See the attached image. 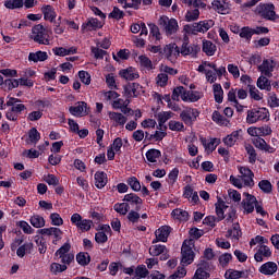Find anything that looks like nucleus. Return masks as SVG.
I'll list each match as a JSON object with an SVG mask.
<instances>
[{
    "instance_id": "obj_1",
    "label": "nucleus",
    "mask_w": 279,
    "mask_h": 279,
    "mask_svg": "<svg viewBox=\"0 0 279 279\" xmlns=\"http://www.w3.org/2000/svg\"><path fill=\"white\" fill-rule=\"evenodd\" d=\"M51 29L37 24L32 28L31 38L38 45H51Z\"/></svg>"
},
{
    "instance_id": "obj_2",
    "label": "nucleus",
    "mask_w": 279,
    "mask_h": 279,
    "mask_svg": "<svg viewBox=\"0 0 279 279\" xmlns=\"http://www.w3.org/2000/svg\"><path fill=\"white\" fill-rule=\"evenodd\" d=\"M193 247H195V242L190 239L185 240L181 247V264L183 267H186L195 260V252H193Z\"/></svg>"
},
{
    "instance_id": "obj_3",
    "label": "nucleus",
    "mask_w": 279,
    "mask_h": 279,
    "mask_svg": "<svg viewBox=\"0 0 279 279\" xmlns=\"http://www.w3.org/2000/svg\"><path fill=\"white\" fill-rule=\"evenodd\" d=\"M265 119H269V110L267 108L259 107L246 111V123L248 125H254V123L265 121Z\"/></svg>"
},
{
    "instance_id": "obj_4",
    "label": "nucleus",
    "mask_w": 279,
    "mask_h": 279,
    "mask_svg": "<svg viewBox=\"0 0 279 279\" xmlns=\"http://www.w3.org/2000/svg\"><path fill=\"white\" fill-rule=\"evenodd\" d=\"M211 27H215V21L213 20H204L201 21L198 23H194L192 25H185L184 26V32L186 34H206V32H208V29H210Z\"/></svg>"
},
{
    "instance_id": "obj_5",
    "label": "nucleus",
    "mask_w": 279,
    "mask_h": 279,
    "mask_svg": "<svg viewBox=\"0 0 279 279\" xmlns=\"http://www.w3.org/2000/svg\"><path fill=\"white\" fill-rule=\"evenodd\" d=\"M255 14H258V16L266 21H276L278 19L276 7L271 3H259L255 9Z\"/></svg>"
},
{
    "instance_id": "obj_6",
    "label": "nucleus",
    "mask_w": 279,
    "mask_h": 279,
    "mask_svg": "<svg viewBox=\"0 0 279 279\" xmlns=\"http://www.w3.org/2000/svg\"><path fill=\"white\" fill-rule=\"evenodd\" d=\"M257 69L262 75H265V77H274V71L279 69V61L274 57L264 59Z\"/></svg>"
},
{
    "instance_id": "obj_7",
    "label": "nucleus",
    "mask_w": 279,
    "mask_h": 279,
    "mask_svg": "<svg viewBox=\"0 0 279 279\" xmlns=\"http://www.w3.org/2000/svg\"><path fill=\"white\" fill-rule=\"evenodd\" d=\"M210 69L215 71L216 63L204 61L201 65H198L197 72L205 73L206 81L209 82V84H215V82H217V72H214Z\"/></svg>"
},
{
    "instance_id": "obj_8",
    "label": "nucleus",
    "mask_w": 279,
    "mask_h": 279,
    "mask_svg": "<svg viewBox=\"0 0 279 279\" xmlns=\"http://www.w3.org/2000/svg\"><path fill=\"white\" fill-rule=\"evenodd\" d=\"M159 25L166 32L167 36H172V34H175L180 28V26L178 25V20L169 19L166 15H162L159 19Z\"/></svg>"
},
{
    "instance_id": "obj_9",
    "label": "nucleus",
    "mask_w": 279,
    "mask_h": 279,
    "mask_svg": "<svg viewBox=\"0 0 279 279\" xmlns=\"http://www.w3.org/2000/svg\"><path fill=\"white\" fill-rule=\"evenodd\" d=\"M56 256L61 259L63 265H69L75 260V255L71 253V243L65 242L57 252Z\"/></svg>"
},
{
    "instance_id": "obj_10",
    "label": "nucleus",
    "mask_w": 279,
    "mask_h": 279,
    "mask_svg": "<svg viewBox=\"0 0 279 279\" xmlns=\"http://www.w3.org/2000/svg\"><path fill=\"white\" fill-rule=\"evenodd\" d=\"M71 223L81 232H89L90 228H93V220L84 219L80 214H73L71 216Z\"/></svg>"
},
{
    "instance_id": "obj_11",
    "label": "nucleus",
    "mask_w": 279,
    "mask_h": 279,
    "mask_svg": "<svg viewBox=\"0 0 279 279\" xmlns=\"http://www.w3.org/2000/svg\"><path fill=\"white\" fill-rule=\"evenodd\" d=\"M243 197L244 198L241 202V206L244 213H246V215L254 213V208H256V204H258V201L255 198L254 195L247 192L243 193Z\"/></svg>"
},
{
    "instance_id": "obj_12",
    "label": "nucleus",
    "mask_w": 279,
    "mask_h": 279,
    "mask_svg": "<svg viewBox=\"0 0 279 279\" xmlns=\"http://www.w3.org/2000/svg\"><path fill=\"white\" fill-rule=\"evenodd\" d=\"M180 117L185 125H191L194 121H197V117H199V111L195 108H185L181 113Z\"/></svg>"
},
{
    "instance_id": "obj_13",
    "label": "nucleus",
    "mask_w": 279,
    "mask_h": 279,
    "mask_svg": "<svg viewBox=\"0 0 279 279\" xmlns=\"http://www.w3.org/2000/svg\"><path fill=\"white\" fill-rule=\"evenodd\" d=\"M143 93V86L138 83H132L124 86L123 95L126 99H132L134 97H138Z\"/></svg>"
},
{
    "instance_id": "obj_14",
    "label": "nucleus",
    "mask_w": 279,
    "mask_h": 279,
    "mask_svg": "<svg viewBox=\"0 0 279 279\" xmlns=\"http://www.w3.org/2000/svg\"><path fill=\"white\" fill-rule=\"evenodd\" d=\"M163 54L170 62H175L180 57V48L175 44L166 45L163 48Z\"/></svg>"
},
{
    "instance_id": "obj_15",
    "label": "nucleus",
    "mask_w": 279,
    "mask_h": 279,
    "mask_svg": "<svg viewBox=\"0 0 279 279\" xmlns=\"http://www.w3.org/2000/svg\"><path fill=\"white\" fill-rule=\"evenodd\" d=\"M203 97H204V93L199 90L184 89V93H183V101L185 104H195L199 101V99H202Z\"/></svg>"
},
{
    "instance_id": "obj_16",
    "label": "nucleus",
    "mask_w": 279,
    "mask_h": 279,
    "mask_svg": "<svg viewBox=\"0 0 279 279\" xmlns=\"http://www.w3.org/2000/svg\"><path fill=\"white\" fill-rule=\"evenodd\" d=\"M69 111L73 117H86L88 105L85 101H78L75 106L70 107Z\"/></svg>"
},
{
    "instance_id": "obj_17",
    "label": "nucleus",
    "mask_w": 279,
    "mask_h": 279,
    "mask_svg": "<svg viewBox=\"0 0 279 279\" xmlns=\"http://www.w3.org/2000/svg\"><path fill=\"white\" fill-rule=\"evenodd\" d=\"M104 27V22L89 17L85 23L82 24V32H94L95 29H101Z\"/></svg>"
},
{
    "instance_id": "obj_18",
    "label": "nucleus",
    "mask_w": 279,
    "mask_h": 279,
    "mask_svg": "<svg viewBox=\"0 0 279 279\" xmlns=\"http://www.w3.org/2000/svg\"><path fill=\"white\" fill-rule=\"evenodd\" d=\"M245 186H254V172L247 167H238Z\"/></svg>"
},
{
    "instance_id": "obj_19",
    "label": "nucleus",
    "mask_w": 279,
    "mask_h": 279,
    "mask_svg": "<svg viewBox=\"0 0 279 279\" xmlns=\"http://www.w3.org/2000/svg\"><path fill=\"white\" fill-rule=\"evenodd\" d=\"M110 232H112V229H110V226L102 225L100 227V230L95 234L96 243H107L108 234H110Z\"/></svg>"
},
{
    "instance_id": "obj_20",
    "label": "nucleus",
    "mask_w": 279,
    "mask_h": 279,
    "mask_svg": "<svg viewBox=\"0 0 279 279\" xmlns=\"http://www.w3.org/2000/svg\"><path fill=\"white\" fill-rule=\"evenodd\" d=\"M120 77L122 80H126L128 82H132L134 80H138V71L135 68H126L119 71Z\"/></svg>"
},
{
    "instance_id": "obj_21",
    "label": "nucleus",
    "mask_w": 279,
    "mask_h": 279,
    "mask_svg": "<svg viewBox=\"0 0 279 279\" xmlns=\"http://www.w3.org/2000/svg\"><path fill=\"white\" fill-rule=\"evenodd\" d=\"M258 271L263 276H274L278 271V264L276 262H266L259 267Z\"/></svg>"
},
{
    "instance_id": "obj_22",
    "label": "nucleus",
    "mask_w": 279,
    "mask_h": 279,
    "mask_svg": "<svg viewBox=\"0 0 279 279\" xmlns=\"http://www.w3.org/2000/svg\"><path fill=\"white\" fill-rule=\"evenodd\" d=\"M243 130L233 131L222 140V143H225L227 147H234L236 142L241 138Z\"/></svg>"
},
{
    "instance_id": "obj_23",
    "label": "nucleus",
    "mask_w": 279,
    "mask_h": 279,
    "mask_svg": "<svg viewBox=\"0 0 279 279\" xmlns=\"http://www.w3.org/2000/svg\"><path fill=\"white\" fill-rule=\"evenodd\" d=\"M169 234H171V228L167 226L160 227L155 231L156 240H154L153 243H158V241L166 243L167 239H169Z\"/></svg>"
},
{
    "instance_id": "obj_24",
    "label": "nucleus",
    "mask_w": 279,
    "mask_h": 279,
    "mask_svg": "<svg viewBox=\"0 0 279 279\" xmlns=\"http://www.w3.org/2000/svg\"><path fill=\"white\" fill-rule=\"evenodd\" d=\"M39 234H43L44 236H53L56 241H60L62 239V230L56 227L40 229Z\"/></svg>"
},
{
    "instance_id": "obj_25",
    "label": "nucleus",
    "mask_w": 279,
    "mask_h": 279,
    "mask_svg": "<svg viewBox=\"0 0 279 279\" xmlns=\"http://www.w3.org/2000/svg\"><path fill=\"white\" fill-rule=\"evenodd\" d=\"M52 53H54V56H60L61 58H64V56H74V53H77V48L75 46L69 48L54 47L52 49Z\"/></svg>"
},
{
    "instance_id": "obj_26",
    "label": "nucleus",
    "mask_w": 279,
    "mask_h": 279,
    "mask_svg": "<svg viewBox=\"0 0 279 279\" xmlns=\"http://www.w3.org/2000/svg\"><path fill=\"white\" fill-rule=\"evenodd\" d=\"M216 215L218 217V221L226 219V210H228V205L223 199L218 198L217 203L215 204Z\"/></svg>"
},
{
    "instance_id": "obj_27",
    "label": "nucleus",
    "mask_w": 279,
    "mask_h": 279,
    "mask_svg": "<svg viewBox=\"0 0 279 279\" xmlns=\"http://www.w3.org/2000/svg\"><path fill=\"white\" fill-rule=\"evenodd\" d=\"M95 186L97 189H104L108 184V174L104 171H97L94 174Z\"/></svg>"
},
{
    "instance_id": "obj_28",
    "label": "nucleus",
    "mask_w": 279,
    "mask_h": 279,
    "mask_svg": "<svg viewBox=\"0 0 279 279\" xmlns=\"http://www.w3.org/2000/svg\"><path fill=\"white\" fill-rule=\"evenodd\" d=\"M183 197L189 199L191 204H197V202H199V195H197V192H195L191 185L185 186Z\"/></svg>"
},
{
    "instance_id": "obj_29",
    "label": "nucleus",
    "mask_w": 279,
    "mask_h": 279,
    "mask_svg": "<svg viewBox=\"0 0 279 279\" xmlns=\"http://www.w3.org/2000/svg\"><path fill=\"white\" fill-rule=\"evenodd\" d=\"M109 119L116 123V125H125L128 123V117L123 116V113L109 111L108 112Z\"/></svg>"
},
{
    "instance_id": "obj_30",
    "label": "nucleus",
    "mask_w": 279,
    "mask_h": 279,
    "mask_svg": "<svg viewBox=\"0 0 279 279\" xmlns=\"http://www.w3.org/2000/svg\"><path fill=\"white\" fill-rule=\"evenodd\" d=\"M211 8L218 12V14H228V2H226V0H214Z\"/></svg>"
},
{
    "instance_id": "obj_31",
    "label": "nucleus",
    "mask_w": 279,
    "mask_h": 279,
    "mask_svg": "<svg viewBox=\"0 0 279 279\" xmlns=\"http://www.w3.org/2000/svg\"><path fill=\"white\" fill-rule=\"evenodd\" d=\"M41 12L45 21H49L50 23H53L56 21V16H58V14H56V10L51 5H44L41 8Z\"/></svg>"
},
{
    "instance_id": "obj_32",
    "label": "nucleus",
    "mask_w": 279,
    "mask_h": 279,
    "mask_svg": "<svg viewBox=\"0 0 279 279\" xmlns=\"http://www.w3.org/2000/svg\"><path fill=\"white\" fill-rule=\"evenodd\" d=\"M267 77L268 76L262 74L257 78V88H259V90H267L268 93H271V81Z\"/></svg>"
},
{
    "instance_id": "obj_33",
    "label": "nucleus",
    "mask_w": 279,
    "mask_h": 279,
    "mask_svg": "<svg viewBox=\"0 0 279 279\" xmlns=\"http://www.w3.org/2000/svg\"><path fill=\"white\" fill-rule=\"evenodd\" d=\"M241 226L239 223H234L231 229L227 232V239H231V241H239L241 239Z\"/></svg>"
},
{
    "instance_id": "obj_34",
    "label": "nucleus",
    "mask_w": 279,
    "mask_h": 279,
    "mask_svg": "<svg viewBox=\"0 0 279 279\" xmlns=\"http://www.w3.org/2000/svg\"><path fill=\"white\" fill-rule=\"evenodd\" d=\"M5 106H11L12 112H23L25 110V105L21 104V100L17 98H9Z\"/></svg>"
},
{
    "instance_id": "obj_35",
    "label": "nucleus",
    "mask_w": 279,
    "mask_h": 279,
    "mask_svg": "<svg viewBox=\"0 0 279 279\" xmlns=\"http://www.w3.org/2000/svg\"><path fill=\"white\" fill-rule=\"evenodd\" d=\"M26 143L28 145H36L40 141V132L36 128H32L28 131Z\"/></svg>"
},
{
    "instance_id": "obj_36",
    "label": "nucleus",
    "mask_w": 279,
    "mask_h": 279,
    "mask_svg": "<svg viewBox=\"0 0 279 279\" xmlns=\"http://www.w3.org/2000/svg\"><path fill=\"white\" fill-rule=\"evenodd\" d=\"M49 56L46 51H37V52H31L28 54L29 62H45Z\"/></svg>"
},
{
    "instance_id": "obj_37",
    "label": "nucleus",
    "mask_w": 279,
    "mask_h": 279,
    "mask_svg": "<svg viewBox=\"0 0 279 279\" xmlns=\"http://www.w3.org/2000/svg\"><path fill=\"white\" fill-rule=\"evenodd\" d=\"M155 117L158 120L159 128H162V125H165L169 121V119L173 118V112L161 111V112L157 113Z\"/></svg>"
},
{
    "instance_id": "obj_38",
    "label": "nucleus",
    "mask_w": 279,
    "mask_h": 279,
    "mask_svg": "<svg viewBox=\"0 0 279 279\" xmlns=\"http://www.w3.org/2000/svg\"><path fill=\"white\" fill-rule=\"evenodd\" d=\"M198 51V46L183 44L180 53H182V56H195V53H197Z\"/></svg>"
},
{
    "instance_id": "obj_39",
    "label": "nucleus",
    "mask_w": 279,
    "mask_h": 279,
    "mask_svg": "<svg viewBox=\"0 0 279 279\" xmlns=\"http://www.w3.org/2000/svg\"><path fill=\"white\" fill-rule=\"evenodd\" d=\"M113 210L118 213V215H122L125 217L128 213H130V203H126L125 201L123 203H116L113 206Z\"/></svg>"
},
{
    "instance_id": "obj_40",
    "label": "nucleus",
    "mask_w": 279,
    "mask_h": 279,
    "mask_svg": "<svg viewBox=\"0 0 279 279\" xmlns=\"http://www.w3.org/2000/svg\"><path fill=\"white\" fill-rule=\"evenodd\" d=\"M213 122L217 123V125H225V128H228L230 125V120L223 118L219 111H214L211 116Z\"/></svg>"
},
{
    "instance_id": "obj_41",
    "label": "nucleus",
    "mask_w": 279,
    "mask_h": 279,
    "mask_svg": "<svg viewBox=\"0 0 279 279\" xmlns=\"http://www.w3.org/2000/svg\"><path fill=\"white\" fill-rule=\"evenodd\" d=\"M213 90H214L215 101L217 104H223V88L221 87V84H217V83L214 84Z\"/></svg>"
},
{
    "instance_id": "obj_42",
    "label": "nucleus",
    "mask_w": 279,
    "mask_h": 279,
    "mask_svg": "<svg viewBox=\"0 0 279 279\" xmlns=\"http://www.w3.org/2000/svg\"><path fill=\"white\" fill-rule=\"evenodd\" d=\"M203 51L206 56H213L217 53V45L213 44L210 40H203Z\"/></svg>"
},
{
    "instance_id": "obj_43",
    "label": "nucleus",
    "mask_w": 279,
    "mask_h": 279,
    "mask_svg": "<svg viewBox=\"0 0 279 279\" xmlns=\"http://www.w3.org/2000/svg\"><path fill=\"white\" fill-rule=\"evenodd\" d=\"M136 63L140 64L142 69H146L147 71H151V69H154V63H151V60H149L147 56H140Z\"/></svg>"
},
{
    "instance_id": "obj_44",
    "label": "nucleus",
    "mask_w": 279,
    "mask_h": 279,
    "mask_svg": "<svg viewBox=\"0 0 279 279\" xmlns=\"http://www.w3.org/2000/svg\"><path fill=\"white\" fill-rule=\"evenodd\" d=\"M173 219L178 221H189V211L184 209L177 208L171 213Z\"/></svg>"
},
{
    "instance_id": "obj_45",
    "label": "nucleus",
    "mask_w": 279,
    "mask_h": 279,
    "mask_svg": "<svg viewBox=\"0 0 279 279\" xmlns=\"http://www.w3.org/2000/svg\"><path fill=\"white\" fill-rule=\"evenodd\" d=\"M167 246L162 244H154L149 247L150 256H160V254H166Z\"/></svg>"
},
{
    "instance_id": "obj_46",
    "label": "nucleus",
    "mask_w": 279,
    "mask_h": 279,
    "mask_svg": "<svg viewBox=\"0 0 279 279\" xmlns=\"http://www.w3.org/2000/svg\"><path fill=\"white\" fill-rule=\"evenodd\" d=\"M160 156H162V153L155 148L146 151V159L148 160V162H158Z\"/></svg>"
},
{
    "instance_id": "obj_47",
    "label": "nucleus",
    "mask_w": 279,
    "mask_h": 279,
    "mask_svg": "<svg viewBox=\"0 0 279 279\" xmlns=\"http://www.w3.org/2000/svg\"><path fill=\"white\" fill-rule=\"evenodd\" d=\"M33 228H45V218L40 215H34L29 218Z\"/></svg>"
},
{
    "instance_id": "obj_48",
    "label": "nucleus",
    "mask_w": 279,
    "mask_h": 279,
    "mask_svg": "<svg viewBox=\"0 0 279 279\" xmlns=\"http://www.w3.org/2000/svg\"><path fill=\"white\" fill-rule=\"evenodd\" d=\"M123 202L128 204H135V206H141L143 204V198H140L138 195L134 193L126 194L123 198Z\"/></svg>"
},
{
    "instance_id": "obj_49",
    "label": "nucleus",
    "mask_w": 279,
    "mask_h": 279,
    "mask_svg": "<svg viewBox=\"0 0 279 279\" xmlns=\"http://www.w3.org/2000/svg\"><path fill=\"white\" fill-rule=\"evenodd\" d=\"M33 247H34V244L32 242H26L24 245L17 248L16 254L20 258H23L25 254H29V252H32Z\"/></svg>"
},
{
    "instance_id": "obj_50",
    "label": "nucleus",
    "mask_w": 279,
    "mask_h": 279,
    "mask_svg": "<svg viewBox=\"0 0 279 279\" xmlns=\"http://www.w3.org/2000/svg\"><path fill=\"white\" fill-rule=\"evenodd\" d=\"M245 271H240L235 269H228L225 272V278L226 279H239V278H244Z\"/></svg>"
},
{
    "instance_id": "obj_51",
    "label": "nucleus",
    "mask_w": 279,
    "mask_h": 279,
    "mask_svg": "<svg viewBox=\"0 0 279 279\" xmlns=\"http://www.w3.org/2000/svg\"><path fill=\"white\" fill-rule=\"evenodd\" d=\"M197 19H199V9L195 8L186 11L185 21L187 23H193V21H197Z\"/></svg>"
},
{
    "instance_id": "obj_52",
    "label": "nucleus",
    "mask_w": 279,
    "mask_h": 279,
    "mask_svg": "<svg viewBox=\"0 0 279 279\" xmlns=\"http://www.w3.org/2000/svg\"><path fill=\"white\" fill-rule=\"evenodd\" d=\"M112 108L114 110H121L123 108H128V106H130V99H123V98H117L112 104H111Z\"/></svg>"
},
{
    "instance_id": "obj_53",
    "label": "nucleus",
    "mask_w": 279,
    "mask_h": 279,
    "mask_svg": "<svg viewBox=\"0 0 279 279\" xmlns=\"http://www.w3.org/2000/svg\"><path fill=\"white\" fill-rule=\"evenodd\" d=\"M4 8L8 10H19L23 8V0H7L4 1Z\"/></svg>"
},
{
    "instance_id": "obj_54",
    "label": "nucleus",
    "mask_w": 279,
    "mask_h": 279,
    "mask_svg": "<svg viewBox=\"0 0 279 279\" xmlns=\"http://www.w3.org/2000/svg\"><path fill=\"white\" fill-rule=\"evenodd\" d=\"M221 143L219 138H211L208 142H204V147L206 151H215L217 149V146Z\"/></svg>"
},
{
    "instance_id": "obj_55",
    "label": "nucleus",
    "mask_w": 279,
    "mask_h": 279,
    "mask_svg": "<svg viewBox=\"0 0 279 279\" xmlns=\"http://www.w3.org/2000/svg\"><path fill=\"white\" fill-rule=\"evenodd\" d=\"M76 263L82 265V267H86L90 263V255L88 253H78L76 255Z\"/></svg>"
},
{
    "instance_id": "obj_56",
    "label": "nucleus",
    "mask_w": 279,
    "mask_h": 279,
    "mask_svg": "<svg viewBox=\"0 0 279 279\" xmlns=\"http://www.w3.org/2000/svg\"><path fill=\"white\" fill-rule=\"evenodd\" d=\"M66 265L69 264L52 263L50 265V271L51 274H54V275L62 274V271H66L68 269Z\"/></svg>"
},
{
    "instance_id": "obj_57",
    "label": "nucleus",
    "mask_w": 279,
    "mask_h": 279,
    "mask_svg": "<svg viewBox=\"0 0 279 279\" xmlns=\"http://www.w3.org/2000/svg\"><path fill=\"white\" fill-rule=\"evenodd\" d=\"M126 183L132 189V191H135L136 193H138V191H141V181H138V179L136 177L129 178L126 180Z\"/></svg>"
},
{
    "instance_id": "obj_58",
    "label": "nucleus",
    "mask_w": 279,
    "mask_h": 279,
    "mask_svg": "<svg viewBox=\"0 0 279 279\" xmlns=\"http://www.w3.org/2000/svg\"><path fill=\"white\" fill-rule=\"evenodd\" d=\"M267 101L270 108H279V97L276 95V93H269Z\"/></svg>"
},
{
    "instance_id": "obj_59",
    "label": "nucleus",
    "mask_w": 279,
    "mask_h": 279,
    "mask_svg": "<svg viewBox=\"0 0 279 279\" xmlns=\"http://www.w3.org/2000/svg\"><path fill=\"white\" fill-rule=\"evenodd\" d=\"M168 128L169 130H171L172 132H182V130H184V123L180 122V121H174L171 120L168 123Z\"/></svg>"
},
{
    "instance_id": "obj_60",
    "label": "nucleus",
    "mask_w": 279,
    "mask_h": 279,
    "mask_svg": "<svg viewBox=\"0 0 279 279\" xmlns=\"http://www.w3.org/2000/svg\"><path fill=\"white\" fill-rule=\"evenodd\" d=\"M254 36V28L243 27L240 31V38H245V40H252Z\"/></svg>"
},
{
    "instance_id": "obj_61",
    "label": "nucleus",
    "mask_w": 279,
    "mask_h": 279,
    "mask_svg": "<svg viewBox=\"0 0 279 279\" xmlns=\"http://www.w3.org/2000/svg\"><path fill=\"white\" fill-rule=\"evenodd\" d=\"M218 260L221 267H228V265H230V262L232 260V254L223 253L222 255L219 256Z\"/></svg>"
},
{
    "instance_id": "obj_62",
    "label": "nucleus",
    "mask_w": 279,
    "mask_h": 279,
    "mask_svg": "<svg viewBox=\"0 0 279 279\" xmlns=\"http://www.w3.org/2000/svg\"><path fill=\"white\" fill-rule=\"evenodd\" d=\"M105 78H106V84L108 88H110L111 90H114V88H117V78L114 74L109 73L105 76Z\"/></svg>"
},
{
    "instance_id": "obj_63",
    "label": "nucleus",
    "mask_w": 279,
    "mask_h": 279,
    "mask_svg": "<svg viewBox=\"0 0 279 279\" xmlns=\"http://www.w3.org/2000/svg\"><path fill=\"white\" fill-rule=\"evenodd\" d=\"M184 90L185 89L182 86H179V87L174 88L173 92H172L173 101H179L180 98L183 100Z\"/></svg>"
},
{
    "instance_id": "obj_64",
    "label": "nucleus",
    "mask_w": 279,
    "mask_h": 279,
    "mask_svg": "<svg viewBox=\"0 0 279 279\" xmlns=\"http://www.w3.org/2000/svg\"><path fill=\"white\" fill-rule=\"evenodd\" d=\"M130 58V50L123 49L120 50L117 54H113V60L119 62V60H128Z\"/></svg>"
}]
</instances>
